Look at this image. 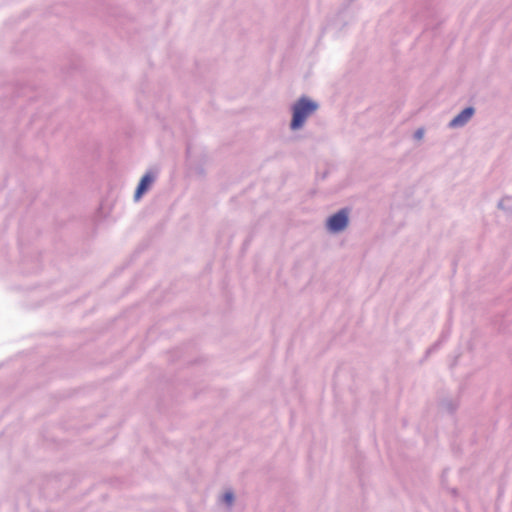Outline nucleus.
I'll list each match as a JSON object with an SVG mask.
<instances>
[{
  "instance_id": "423d86ee",
  "label": "nucleus",
  "mask_w": 512,
  "mask_h": 512,
  "mask_svg": "<svg viewBox=\"0 0 512 512\" xmlns=\"http://www.w3.org/2000/svg\"><path fill=\"white\" fill-rule=\"evenodd\" d=\"M415 137L417 139H421L423 137V130L422 129H419L418 131H416L415 133Z\"/></svg>"
},
{
  "instance_id": "39448f33",
  "label": "nucleus",
  "mask_w": 512,
  "mask_h": 512,
  "mask_svg": "<svg viewBox=\"0 0 512 512\" xmlns=\"http://www.w3.org/2000/svg\"><path fill=\"white\" fill-rule=\"evenodd\" d=\"M223 499L228 505H231L234 500V495L232 492H226L223 496Z\"/></svg>"
},
{
  "instance_id": "f03ea898",
  "label": "nucleus",
  "mask_w": 512,
  "mask_h": 512,
  "mask_svg": "<svg viewBox=\"0 0 512 512\" xmlns=\"http://www.w3.org/2000/svg\"><path fill=\"white\" fill-rule=\"evenodd\" d=\"M347 224L348 211L346 209H342L328 219L327 227L332 232H339L344 230Z\"/></svg>"
},
{
  "instance_id": "20e7f679",
  "label": "nucleus",
  "mask_w": 512,
  "mask_h": 512,
  "mask_svg": "<svg viewBox=\"0 0 512 512\" xmlns=\"http://www.w3.org/2000/svg\"><path fill=\"white\" fill-rule=\"evenodd\" d=\"M153 182V177L150 174H145L136 189L135 198L138 200L142 194L148 189L149 185Z\"/></svg>"
},
{
  "instance_id": "7ed1b4c3",
  "label": "nucleus",
  "mask_w": 512,
  "mask_h": 512,
  "mask_svg": "<svg viewBox=\"0 0 512 512\" xmlns=\"http://www.w3.org/2000/svg\"><path fill=\"white\" fill-rule=\"evenodd\" d=\"M474 109L471 107H468L464 109L461 113H459L451 122V127H459L463 126L465 123L468 122V120L473 116Z\"/></svg>"
},
{
  "instance_id": "f257e3e1",
  "label": "nucleus",
  "mask_w": 512,
  "mask_h": 512,
  "mask_svg": "<svg viewBox=\"0 0 512 512\" xmlns=\"http://www.w3.org/2000/svg\"><path fill=\"white\" fill-rule=\"evenodd\" d=\"M318 108V105L306 97L300 98L292 108L293 117L291 129L296 130L303 126L306 119L311 116Z\"/></svg>"
}]
</instances>
